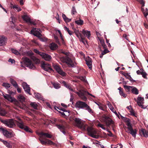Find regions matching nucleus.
Listing matches in <instances>:
<instances>
[{
    "mask_svg": "<svg viewBox=\"0 0 148 148\" xmlns=\"http://www.w3.org/2000/svg\"><path fill=\"white\" fill-rule=\"evenodd\" d=\"M62 84L66 88L69 89L72 91L76 93L79 97L82 100L86 101L87 99V98L86 97L87 94L94 98H95V96L92 95V94L88 92L85 91L83 90H80L78 92H75L73 90V89L71 86V84L66 82L65 81H63Z\"/></svg>",
    "mask_w": 148,
    "mask_h": 148,
    "instance_id": "obj_1",
    "label": "nucleus"
},
{
    "mask_svg": "<svg viewBox=\"0 0 148 148\" xmlns=\"http://www.w3.org/2000/svg\"><path fill=\"white\" fill-rule=\"evenodd\" d=\"M39 134L40 135L39 139L41 143L43 145H52L55 146L56 144L51 140L46 138H51L52 136L51 134L43 132L40 133Z\"/></svg>",
    "mask_w": 148,
    "mask_h": 148,
    "instance_id": "obj_2",
    "label": "nucleus"
},
{
    "mask_svg": "<svg viewBox=\"0 0 148 148\" xmlns=\"http://www.w3.org/2000/svg\"><path fill=\"white\" fill-rule=\"evenodd\" d=\"M73 120L74 121L75 125L82 131H86L87 124L81 119L77 117H74Z\"/></svg>",
    "mask_w": 148,
    "mask_h": 148,
    "instance_id": "obj_3",
    "label": "nucleus"
},
{
    "mask_svg": "<svg viewBox=\"0 0 148 148\" xmlns=\"http://www.w3.org/2000/svg\"><path fill=\"white\" fill-rule=\"evenodd\" d=\"M100 119L101 122L104 123L107 127H110V125H111L114 130V128L115 127L114 122L110 117L104 114L101 116Z\"/></svg>",
    "mask_w": 148,
    "mask_h": 148,
    "instance_id": "obj_4",
    "label": "nucleus"
},
{
    "mask_svg": "<svg viewBox=\"0 0 148 148\" xmlns=\"http://www.w3.org/2000/svg\"><path fill=\"white\" fill-rule=\"evenodd\" d=\"M75 106L76 108L85 109L88 110L90 113H93V110L87 104L84 102L80 101H78L76 103Z\"/></svg>",
    "mask_w": 148,
    "mask_h": 148,
    "instance_id": "obj_5",
    "label": "nucleus"
},
{
    "mask_svg": "<svg viewBox=\"0 0 148 148\" xmlns=\"http://www.w3.org/2000/svg\"><path fill=\"white\" fill-rule=\"evenodd\" d=\"M87 127L86 130H87L88 134L91 137L96 139L98 138L99 137L97 131L92 127L88 126L87 125Z\"/></svg>",
    "mask_w": 148,
    "mask_h": 148,
    "instance_id": "obj_6",
    "label": "nucleus"
},
{
    "mask_svg": "<svg viewBox=\"0 0 148 148\" xmlns=\"http://www.w3.org/2000/svg\"><path fill=\"white\" fill-rule=\"evenodd\" d=\"M0 132L3 134L6 138L8 139H10L14 137V132L8 131L5 128L3 127H0Z\"/></svg>",
    "mask_w": 148,
    "mask_h": 148,
    "instance_id": "obj_7",
    "label": "nucleus"
},
{
    "mask_svg": "<svg viewBox=\"0 0 148 148\" xmlns=\"http://www.w3.org/2000/svg\"><path fill=\"white\" fill-rule=\"evenodd\" d=\"M20 121H16V125L19 128L24 130L26 132L32 133L33 131L32 130L27 126L25 125L24 123L20 119Z\"/></svg>",
    "mask_w": 148,
    "mask_h": 148,
    "instance_id": "obj_8",
    "label": "nucleus"
},
{
    "mask_svg": "<svg viewBox=\"0 0 148 148\" xmlns=\"http://www.w3.org/2000/svg\"><path fill=\"white\" fill-rule=\"evenodd\" d=\"M60 59L62 63H66L69 67H73L74 66L71 59L67 56L61 57Z\"/></svg>",
    "mask_w": 148,
    "mask_h": 148,
    "instance_id": "obj_9",
    "label": "nucleus"
},
{
    "mask_svg": "<svg viewBox=\"0 0 148 148\" xmlns=\"http://www.w3.org/2000/svg\"><path fill=\"white\" fill-rule=\"evenodd\" d=\"M41 65L42 68L46 71L50 72L53 71L50 64L47 62H42Z\"/></svg>",
    "mask_w": 148,
    "mask_h": 148,
    "instance_id": "obj_10",
    "label": "nucleus"
},
{
    "mask_svg": "<svg viewBox=\"0 0 148 148\" xmlns=\"http://www.w3.org/2000/svg\"><path fill=\"white\" fill-rule=\"evenodd\" d=\"M24 61L25 62V64L27 65V66L30 69H34L36 68L32 61L29 58L26 57L25 58Z\"/></svg>",
    "mask_w": 148,
    "mask_h": 148,
    "instance_id": "obj_11",
    "label": "nucleus"
},
{
    "mask_svg": "<svg viewBox=\"0 0 148 148\" xmlns=\"http://www.w3.org/2000/svg\"><path fill=\"white\" fill-rule=\"evenodd\" d=\"M54 68L57 72L60 75L63 77L66 76V73L63 71L60 67L58 64L55 65L54 66Z\"/></svg>",
    "mask_w": 148,
    "mask_h": 148,
    "instance_id": "obj_12",
    "label": "nucleus"
},
{
    "mask_svg": "<svg viewBox=\"0 0 148 148\" xmlns=\"http://www.w3.org/2000/svg\"><path fill=\"white\" fill-rule=\"evenodd\" d=\"M127 130H125L126 132L131 134L133 137H135L136 134V129L134 130L131 125L129 127H127Z\"/></svg>",
    "mask_w": 148,
    "mask_h": 148,
    "instance_id": "obj_13",
    "label": "nucleus"
},
{
    "mask_svg": "<svg viewBox=\"0 0 148 148\" xmlns=\"http://www.w3.org/2000/svg\"><path fill=\"white\" fill-rule=\"evenodd\" d=\"M2 93L3 97L8 101L11 102L16 101V99L12 97L10 95L6 94H4L2 92Z\"/></svg>",
    "mask_w": 148,
    "mask_h": 148,
    "instance_id": "obj_14",
    "label": "nucleus"
},
{
    "mask_svg": "<svg viewBox=\"0 0 148 148\" xmlns=\"http://www.w3.org/2000/svg\"><path fill=\"white\" fill-rule=\"evenodd\" d=\"M6 125L10 128L15 127L16 125L14 122V120L12 119H8Z\"/></svg>",
    "mask_w": 148,
    "mask_h": 148,
    "instance_id": "obj_15",
    "label": "nucleus"
},
{
    "mask_svg": "<svg viewBox=\"0 0 148 148\" xmlns=\"http://www.w3.org/2000/svg\"><path fill=\"white\" fill-rule=\"evenodd\" d=\"M22 86L25 92L31 95L29 93L30 91V88L29 86L27 83L23 82L22 84Z\"/></svg>",
    "mask_w": 148,
    "mask_h": 148,
    "instance_id": "obj_16",
    "label": "nucleus"
},
{
    "mask_svg": "<svg viewBox=\"0 0 148 148\" xmlns=\"http://www.w3.org/2000/svg\"><path fill=\"white\" fill-rule=\"evenodd\" d=\"M7 38L4 36H0V46H3L6 45Z\"/></svg>",
    "mask_w": 148,
    "mask_h": 148,
    "instance_id": "obj_17",
    "label": "nucleus"
},
{
    "mask_svg": "<svg viewBox=\"0 0 148 148\" xmlns=\"http://www.w3.org/2000/svg\"><path fill=\"white\" fill-rule=\"evenodd\" d=\"M86 63L89 68L91 69H92V62L91 59L89 57H87L85 59Z\"/></svg>",
    "mask_w": 148,
    "mask_h": 148,
    "instance_id": "obj_18",
    "label": "nucleus"
},
{
    "mask_svg": "<svg viewBox=\"0 0 148 148\" xmlns=\"http://www.w3.org/2000/svg\"><path fill=\"white\" fill-rule=\"evenodd\" d=\"M40 56L45 60L47 61H49L51 59V56L48 54L42 53L40 54Z\"/></svg>",
    "mask_w": 148,
    "mask_h": 148,
    "instance_id": "obj_19",
    "label": "nucleus"
},
{
    "mask_svg": "<svg viewBox=\"0 0 148 148\" xmlns=\"http://www.w3.org/2000/svg\"><path fill=\"white\" fill-rule=\"evenodd\" d=\"M140 135L142 136L147 138L148 136V132L145 129H142L139 131Z\"/></svg>",
    "mask_w": 148,
    "mask_h": 148,
    "instance_id": "obj_20",
    "label": "nucleus"
},
{
    "mask_svg": "<svg viewBox=\"0 0 148 148\" xmlns=\"http://www.w3.org/2000/svg\"><path fill=\"white\" fill-rule=\"evenodd\" d=\"M134 99L136 101H137L138 105L139 106H140L141 105V104H143L144 103L143 101L144 100V98L143 97H138L137 98V100L136 98H134Z\"/></svg>",
    "mask_w": 148,
    "mask_h": 148,
    "instance_id": "obj_21",
    "label": "nucleus"
},
{
    "mask_svg": "<svg viewBox=\"0 0 148 148\" xmlns=\"http://www.w3.org/2000/svg\"><path fill=\"white\" fill-rule=\"evenodd\" d=\"M56 126L64 135H67L66 133L64 131L65 129L64 126L63 125L59 124L57 125Z\"/></svg>",
    "mask_w": 148,
    "mask_h": 148,
    "instance_id": "obj_22",
    "label": "nucleus"
},
{
    "mask_svg": "<svg viewBox=\"0 0 148 148\" xmlns=\"http://www.w3.org/2000/svg\"><path fill=\"white\" fill-rule=\"evenodd\" d=\"M49 47L51 50H54L57 48L58 46L56 44L53 42L49 45Z\"/></svg>",
    "mask_w": 148,
    "mask_h": 148,
    "instance_id": "obj_23",
    "label": "nucleus"
},
{
    "mask_svg": "<svg viewBox=\"0 0 148 148\" xmlns=\"http://www.w3.org/2000/svg\"><path fill=\"white\" fill-rule=\"evenodd\" d=\"M22 19L27 23L30 22V19L29 16L27 15H23L22 16Z\"/></svg>",
    "mask_w": 148,
    "mask_h": 148,
    "instance_id": "obj_24",
    "label": "nucleus"
},
{
    "mask_svg": "<svg viewBox=\"0 0 148 148\" xmlns=\"http://www.w3.org/2000/svg\"><path fill=\"white\" fill-rule=\"evenodd\" d=\"M82 33L84 35H86L88 38H89L91 35L90 31L83 30L82 31Z\"/></svg>",
    "mask_w": 148,
    "mask_h": 148,
    "instance_id": "obj_25",
    "label": "nucleus"
},
{
    "mask_svg": "<svg viewBox=\"0 0 148 148\" xmlns=\"http://www.w3.org/2000/svg\"><path fill=\"white\" fill-rule=\"evenodd\" d=\"M118 89L119 90V93L122 96H123L125 98L126 97L127 95L125 94L123 91V88L119 87Z\"/></svg>",
    "mask_w": 148,
    "mask_h": 148,
    "instance_id": "obj_26",
    "label": "nucleus"
},
{
    "mask_svg": "<svg viewBox=\"0 0 148 148\" xmlns=\"http://www.w3.org/2000/svg\"><path fill=\"white\" fill-rule=\"evenodd\" d=\"M52 84L54 87L56 89H59L61 87L60 84L58 82H53Z\"/></svg>",
    "mask_w": 148,
    "mask_h": 148,
    "instance_id": "obj_27",
    "label": "nucleus"
},
{
    "mask_svg": "<svg viewBox=\"0 0 148 148\" xmlns=\"http://www.w3.org/2000/svg\"><path fill=\"white\" fill-rule=\"evenodd\" d=\"M10 82L13 86L15 87H17L18 85L16 82L13 79L10 78Z\"/></svg>",
    "mask_w": 148,
    "mask_h": 148,
    "instance_id": "obj_28",
    "label": "nucleus"
},
{
    "mask_svg": "<svg viewBox=\"0 0 148 148\" xmlns=\"http://www.w3.org/2000/svg\"><path fill=\"white\" fill-rule=\"evenodd\" d=\"M124 121L126 123V125L128 127H129L132 125L130 123V120L129 119L125 117L124 118Z\"/></svg>",
    "mask_w": 148,
    "mask_h": 148,
    "instance_id": "obj_29",
    "label": "nucleus"
},
{
    "mask_svg": "<svg viewBox=\"0 0 148 148\" xmlns=\"http://www.w3.org/2000/svg\"><path fill=\"white\" fill-rule=\"evenodd\" d=\"M18 99L21 102H23L25 101V98L22 95H20L18 96Z\"/></svg>",
    "mask_w": 148,
    "mask_h": 148,
    "instance_id": "obj_30",
    "label": "nucleus"
},
{
    "mask_svg": "<svg viewBox=\"0 0 148 148\" xmlns=\"http://www.w3.org/2000/svg\"><path fill=\"white\" fill-rule=\"evenodd\" d=\"M6 111L3 109L0 108V115L5 116L7 114Z\"/></svg>",
    "mask_w": 148,
    "mask_h": 148,
    "instance_id": "obj_31",
    "label": "nucleus"
},
{
    "mask_svg": "<svg viewBox=\"0 0 148 148\" xmlns=\"http://www.w3.org/2000/svg\"><path fill=\"white\" fill-rule=\"evenodd\" d=\"M62 17L63 18V19H64V21L66 23L69 22H70L71 20V19H69V18H68V17H67L64 14H62Z\"/></svg>",
    "mask_w": 148,
    "mask_h": 148,
    "instance_id": "obj_32",
    "label": "nucleus"
},
{
    "mask_svg": "<svg viewBox=\"0 0 148 148\" xmlns=\"http://www.w3.org/2000/svg\"><path fill=\"white\" fill-rule=\"evenodd\" d=\"M131 90L132 93L134 94L138 95V90L136 87L133 86Z\"/></svg>",
    "mask_w": 148,
    "mask_h": 148,
    "instance_id": "obj_33",
    "label": "nucleus"
},
{
    "mask_svg": "<svg viewBox=\"0 0 148 148\" xmlns=\"http://www.w3.org/2000/svg\"><path fill=\"white\" fill-rule=\"evenodd\" d=\"M0 141L2 142L3 144L5 145L7 147L10 148V145L9 143L7 141L3 140L1 139H0Z\"/></svg>",
    "mask_w": 148,
    "mask_h": 148,
    "instance_id": "obj_34",
    "label": "nucleus"
},
{
    "mask_svg": "<svg viewBox=\"0 0 148 148\" xmlns=\"http://www.w3.org/2000/svg\"><path fill=\"white\" fill-rule=\"evenodd\" d=\"M31 59L36 64L39 63L40 62L39 59L34 56H32Z\"/></svg>",
    "mask_w": 148,
    "mask_h": 148,
    "instance_id": "obj_35",
    "label": "nucleus"
},
{
    "mask_svg": "<svg viewBox=\"0 0 148 148\" xmlns=\"http://www.w3.org/2000/svg\"><path fill=\"white\" fill-rule=\"evenodd\" d=\"M124 88H125V90L127 92H129L130 91L131 88H132L133 86H131L127 85H124Z\"/></svg>",
    "mask_w": 148,
    "mask_h": 148,
    "instance_id": "obj_36",
    "label": "nucleus"
},
{
    "mask_svg": "<svg viewBox=\"0 0 148 148\" xmlns=\"http://www.w3.org/2000/svg\"><path fill=\"white\" fill-rule=\"evenodd\" d=\"M31 106L35 109H37L38 106L36 102H31L30 104Z\"/></svg>",
    "mask_w": 148,
    "mask_h": 148,
    "instance_id": "obj_37",
    "label": "nucleus"
},
{
    "mask_svg": "<svg viewBox=\"0 0 148 148\" xmlns=\"http://www.w3.org/2000/svg\"><path fill=\"white\" fill-rule=\"evenodd\" d=\"M80 38L81 39H79V40L80 41H81L82 42H83L84 44H85V42L87 43V41L86 40H85V37L82 35L80 36Z\"/></svg>",
    "mask_w": 148,
    "mask_h": 148,
    "instance_id": "obj_38",
    "label": "nucleus"
},
{
    "mask_svg": "<svg viewBox=\"0 0 148 148\" xmlns=\"http://www.w3.org/2000/svg\"><path fill=\"white\" fill-rule=\"evenodd\" d=\"M109 52V51L107 49H105L101 53V55L100 56V58H102L103 55L108 53Z\"/></svg>",
    "mask_w": 148,
    "mask_h": 148,
    "instance_id": "obj_39",
    "label": "nucleus"
},
{
    "mask_svg": "<svg viewBox=\"0 0 148 148\" xmlns=\"http://www.w3.org/2000/svg\"><path fill=\"white\" fill-rule=\"evenodd\" d=\"M75 23L79 25H82L84 23L83 21L80 19L75 21Z\"/></svg>",
    "mask_w": 148,
    "mask_h": 148,
    "instance_id": "obj_40",
    "label": "nucleus"
},
{
    "mask_svg": "<svg viewBox=\"0 0 148 148\" xmlns=\"http://www.w3.org/2000/svg\"><path fill=\"white\" fill-rule=\"evenodd\" d=\"M34 95L36 99L40 100H41L42 99V98L41 97V95L39 93H35Z\"/></svg>",
    "mask_w": 148,
    "mask_h": 148,
    "instance_id": "obj_41",
    "label": "nucleus"
},
{
    "mask_svg": "<svg viewBox=\"0 0 148 148\" xmlns=\"http://www.w3.org/2000/svg\"><path fill=\"white\" fill-rule=\"evenodd\" d=\"M11 51L12 53L16 55H18L20 54L19 52L17 50H16L14 49H11Z\"/></svg>",
    "mask_w": 148,
    "mask_h": 148,
    "instance_id": "obj_42",
    "label": "nucleus"
},
{
    "mask_svg": "<svg viewBox=\"0 0 148 148\" xmlns=\"http://www.w3.org/2000/svg\"><path fill=\"white\" fill-rule=\"evenodd\" d=\"M2 86L5 87L6 88H8L10 87L11 85L9 83L4 82L3 83Z\"/></svg>",
    "mask_w": 148,
    "mask_h": 148,
    "instance_id": "obj_43",
    "label": "nucleus"
},
{
    "mask_svg": "<svg viewBox=\"0 0 148 148\" xmlns=\"http://www.w3.org/2000/svg\"><path fill=\"white\" fill-rule=\"evenodd\" d=\"M64 28L65 30L70 35H71L73 33V32L70 30L68 28H67L65 26L64 27Z\"/></svg>",
    "mask_w": 148,
    "mask_h": 148,
    "instance_id": "obj_44",
    "label": "nucleus"
},
{
    "mask_svg": "<svg viewBox=\"0 0 148 148\" xmlns=\"http://www.w3.org/2000/svg\"><path fill=\"white\" fill-rule=\"evenodd\" d=\"M34 35L38 37V39L42 36V35L38 31H37L34 34Z\"/></svg>",
    "mask_w": 148,
    "mask_h": 148,
    "instance_id": "obj_45",
    "label": "nucleus"
},
{
    "mask_svg": "<svg viewBox=\"0 0 148 148\" xmlns=\"http://www.w3.org/2000/svg\"><path fill=\"white\" fill-rule=\"evenodd\" d=\"M143 7H141V10L144 14V16L145 17H146L148 15V12L146 11L143 8Z\"/></svg>",
    "mask_w": 148,
    "mask_h": 148,
    "instance_id": "obj_46",
    "label": "nucleus"
},
{
    "mask_svg": "<svg viewBox=\"0 0 148 148\" xmlns=\"http://www.w3.org/2000/svg\"><path fill=\"white\" fill-rule=\"evenodd\" d=\"M8 120H5L2 118H0V121L6 125Z\"/></svg>",
    "mask_w": 148,
    "mask_h": 148,
    "instance_id": "obj_47",
    "label": "nucleus"
},
{
    "mask_svg": "<svg viewBox=\"0 0 148 148\" xmlns=\"http://www.w3.org/2000/svg\"><path fill=\"white\" fill-rule=\"evenodd\" d=\"M98 105L99 106V108L100 109L103 111L106 110V106H103L100 105L98 104Z\"/></svg>",
    "mask_w": 148,
    "mask_h": 148,
    "instance_id": "obj_48",
    "label": "nucleus"
},
{
    "mask_svg": "<svg viewBox=\"0 0 148 148\" xmlns=\"http://www.w3.org/2000/svg\"><path fill=\"white\" fill-rule=\"evenodd\" d=\"M39 39L41 41H46L47 40V38L45 37H42L41 36Z\"/></svg>",
    "mask_w": 148,
    "mask_h": 148,
    "instance_id": "obj_49",
    "label": "nucleus"
},
{
    "mask_svg": "<svg viewBox=\"0 0 148 148\" xmlns=\"http://www.w3.org/2000/svg\"><path fill=\"white\" fill-rule=\"evenodd\" d=\"M141 75H142L143 77L145 79H147V73L145 72L142 71Z\"/></svg>",
    "mask_w": 148,
    "mask_h": 148,
    "instance_id": "obj_50",
    "label": "nucleus"
},
{
    "mask_svg": "<svg viewBox=\"0 0 148 148\" xmlns=\"http://www.w3.org/2000/svg\"><path fill=\"white\" fill-rule=\"evenodd\" d=\"M74 33L75 34H79L80 37L82 35V34L78 30L75 29H74Z\"/></svg>",
    "mask_w": 148,
    "mask_h": 148,
    "instance_id": "obj_51",
    "label": "nucleus"
},
{
    "mask_svg": "<svg viewBox=\"0 0 148 148\" xmlns=\"http://www.w3.org/2000/svg\"><path fill=\"white\" fill-rule=\"evenodd\" d=\"M140 4H142V7H143L145 5V2L143 0H137Z\"/></svg>",
    "mask_w": 148,
    "mask_h": 148,
    "instance_id": "obj_52",
    "label": "nucleus"
},
{
    "mask_svg": "<svg viewBox=\"0 0 148 148\" xmlns=\"http://www.w3.org/2000/svg\"><path fill=\"white\" fill-rule=\"evenodd\" d=\"M34 52L37 53V54H39V55H40V54H42V53H42L40 52L39 51H38L37 49H34Z\"/></svg>",
    "mask_w": 148,
    "mask_h": 148,
    "instance_id": "obj_53",
    "label": "nucleus"
},
{
    "mask_svg": "<svg viewBox=\"0 0 148 148\" xmlns=\"http://www.w3.org/2000/svg\"><path fill=\"white\" fill-rule=\"evenodd\" d=\"M75 12H76V11L75 8L74 6H73L71 12L72 14H74Z\"/></svg>",
    "mask_w": 148,
    "mask_h": 148,
    "instance_id": "obj_54",
    "label": "nucleus"
},
{
    "mask_svg": "<svg viewBox=\"0 0 148 148\" xmlns=\"http://www.w3.org/2000/svg\"><path fill=\"white\" fill-rule=\"evenodd\" d=\"M97 126L100 127L102 128V129L105 130L106 128L104 127V125L100 123H99L97 125Z\"/></svg>",
    "mask_w": 148,
    "mask_h": 148,
    "instance_id": "obj_55",
    "label": "nucleus"
},
{
    "mask_svg": "<svg viewBox=\"0 0 148 148\" xmlns=\"http://www.w3.org/2000/svg\"><path fill=\"white\" fill-rule=\"evenodd\" d=\"M102 46L103 47V48L106 49L107 47V46L105 44L104 41H101V42Z\"/></svg>",
    "mask_w": 148,
    "mask_h": 148,
    "instance_id": "obj_56",
    "label": "nucleus"
},
{
    "mask_svg": "<svg viewBox=\"0 0 148 148\" xmlns=\"http://www.w3.org/2000/svg\"><path fill=\"white\" fill-rule=\"evenodd\" d=\"M13 8L14 9H15L16 10H17L18 12L21 10V9L20 8L15 5L13 6Z\"/></svg>",
    "mask_w": 148,
    "mask_h": 148,
    "instance_id": "obj_57",
    "label": "nucleus"
},
{
    "mask_svg": "<svg viewBox=\"0 0 148 148\" xmlns=\"http://www.w3.org/2000/svg\"><path fill=\"white\" fill-rule=\"evenodd\" d=\"M130 112L131 114L134 116L136 117V114L134 113V111L133 110H130Z\"/></svg>",
    "mask_w": 148,
    "mask_h": 148,
    "instance_id": "obj_58",
    "label": "nucleus"
},
{
    "mask_svg": "<svg viewBox=\"0 0 148 148\" xmlns=\"http://www.w3.org/2000/svg\"><path fill=\"white\" fill-rule=\"evenodd\" d=\"M127 79H128L131 82H135V81L133 79L130 75H129V77H127Z\"/></svg>",
    "mask_w": 148,
    "mask_h": 148,
    "instance_id": "obj_59",
    "label": "nucleus"
},
{
    "mask_svg": "<svg viewBox=\"0 0 148 148\" xmlns=\"http://www.w3.org/2000/svg\"><path fill=\"white\" fill-rule=\"evenodd\" d=\"M15 88H16L17 91L18 92L21 93V88L19 87L18 85L17 87H16Z\"/></svg>",
    "mask_w": 148,
    "mask_h": 148,
    "instance_id": "obj_60",
    "label": "nucleus"
},
{
    "mask_svg": "<svg viewBox=\"0 0 148 148\" xmlns=\"http://www.w3.org/2000/svg\"><path fill=\"white\" fill-rule=\"evenodd\" d=\"M8 61L9 62H11L12 64L14 63L15 62V61L14 59H12L11 58H10L9 59Z\"/></svg>",
    "mask_w": 148,
    "mask_h": 148,
    "instance_id": "obj_61",
    "label": "nucleus"
},
{
    "mask_svg": "<svg viewBox=\"0 0 148 148\" xmlns=\"http://www.w3.org/2000/svg\"><path fill=\"white\" fill-rule=\"evenodd\" d=\"M56 108H57L58 109H59L60 110H62V111H63L64 112H67L65 109L63 108H58L57 107H56Z\"/></svg>",
    "mask_w": 148,
    "mask_h": 148,
    "instance_id": "obj_62",
    "label": "nucleus"
},
{
    "mask_svg": "<svg viewBox=\"0 0 148 148\" xmlns=\"http://www.w3.org/2000/svg\"><path fill=\"white\" fill-rule=\"evenodd\" d=\"M54 38L56 40V42L58 43L59 42V41L58 37L56 36H54Z\"/></svg>",
    "mask_w": 148,
    "mask_h": 148,
    "instance_id": "obj_63",
    "label": "nucleus"
},
{
    "mask_svg": "<svg viewBox=\"0 0 148 148\" xmlns=\"http://www.w3.org/2000/svg\"><path fill=\"white\" fill-rule=\"evenodd\" d=\"M108 132L110 133L109 134H108V136L110 137L113 136V134H112V133L111 131H108Z\"/></svg>",
    "mask_w": 148,
    "mask_h": 148,
    "instance_id": "obj_64",
    "label": "nucleus"
}]
</instances>
